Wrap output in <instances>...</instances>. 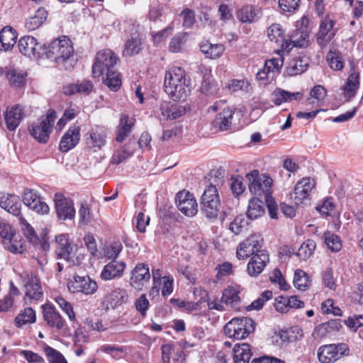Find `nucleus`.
I'll return each mask as SVG.
<instances>
[{"label":"nucleus","instance_id":"40","mask_svg":"<svg viewBox=\"0 0 363 363\" xmlns=\"http://www.w3.org/2000/svg\"><path fill=\"white\" fill-rule=\"evenodd\" d=\"M143 50L142 40L139 37H131L124 45L123 55L132 57L140 52Z\"/></svg>","mask_w":363,"mask_h":363},{"label":"nucleus","instance_id":"13","mask_svg":"<svg viewBox=\"0 0 363 363\" xmlns=\"http://www.w3.org/2000/svg\"><path fill=\"white\" fill-rule=\"evenodd\" d=\"M42 309L43 320L48 328L60 331L67 326L65 320L53 305L45 304Z\"/></svg>","mask_w":363,"mask_h":363},{"label":"nucleus","instance_id":"62","mask_svg":"<svg viewBox=\"0 0 363 363\" xmlns=\"http://www.w3.org/2000/svg\"><path fill=\"white\" fill-rule=\"evenodd\" d=\"M136 310L143 317L146 315L147 311L149 308L150 303L145 294H142L138 298L135 302Z\"/></svg>","mask_w":363,"mask_h":363},{"label":"nucleus","instance_id":"58","mask_svg":"<svg viewBox=\"0 0 363 363\" xmlns=\"http://www.w3.org/2000/svg\"><path fill=\"white\" fill-rule=\"evenodd\" d=\"M122 245L120 242H114L107 246L104 250V256L109 259H116L122 250Z\"/></svg>","mask_w":363,"mask_h":363},{"label":"nucleus","instance_id":"47","mask_svg":"<svg viewBox=\"0 0 363 363\" xmlns=\"http://www.w3.org/2000/svg\"><path fill=\"white\" fill-rule=\"evenodd\" d=\"M310 281L309 277L303 270H296L294 277V285L296 289L301 291L306 290L309 286Z\"/></svg>","mask_w":363,"mask_h":363},{"label":"nucleus","instance_id":"31","mask_svg":"<svg viewBox=\"0 0 363 363\" xmlns=\"http://www.w3.org/2000/svg\"><path fill=\"white\" fill-rule=\"evenodd\" d=\"M235 110L232 108H224L213 121L215 127L220 130H227L231 128Z\"/></svg>","mask_w":363,"mask_h":363},{"label":"nucleus","instance_id":"24","mask_svg":"<svg viewBox=\"0 0 363 363\" xmlns=\"http://www.w3.org/2000/svg\"><path fill=\"white\" fill-rule=\"evenodd\" d=\"M23 115V108L20 105H15L8 108L4 115V120L7 128L10 131L15 130L20 125Z\"/></svg>","mask_w":363,"mask_h":363},{"label":"nucleus","instance_id":"54","mask_svg":"<svg viewBox=\"0 0 363 363\" xmlns=\"http://www.w3.org/2000/svg\"><path fill=\"white\" fill-rule=\"evenodd\" d=\"M327 91L324 86L321 85H316L311 90V98L308 99L307 102L309 104H314L315 101L313 99H316L317 102H320L325 99Z\"/></svg>","mask_w":363,"mask_h":363},{"label":"nucleus","instance_id":"16","mask_svg":"<svg viewBox=\"0 0 363 363\" xmlns=\"http://www.w3.org/2000/svg\"><path fill=\"white\" fill-rule=\"evenodd\" d=\"M20 52L28 57H43V45L38 44L37 40L30 35L21 37L18 43Z\"/></svg>","mask_w":363,"mask_h":363},{"label":"nucleus","instance_id":"12","mask_svg":"<svg viewBox=\"0 0 363 363\" xmlns=\"http://www.w3.org/2000/svg\"><path fill=\"white\" fill-rule=\"evenodd\" d=\"M178 209L186 216H194L198 211V204L194 195L183 190L179 191L175 198Z\"/></svg>","mask_w":363,"mask_h":363},{"label":"nucleus","instance_id":"43","mask_svg":"<svg viewBox=\"0 0 363 363\" xmlns=\"http://www.w3.org/2000/svg\"><path fill=\"white\" fill-rule=\"evenodd\" d=\"M19 222L21 226V230L26 239L33 245H38L39 242V238L34 228L23 216L19 217Z\"/></svg>","mask_w":363,"mask_h":363},{"label":"nucleus","instance_id":"11","mask_svg":"<svg viewBox=\"0 0 363 363\" xmlns=\"http://www.w3.org/2000/svg\"><path fill=\"white\" fill-rule=\"evenodd\" d=\"M67 287L72 293L82 292L85 295H91L96 291L98 285L89 276L74 275L73 280L68 282Z\"/></svg>","mask_w":363,"mask_h":363},{"label":"nucleus","instance_id":"4","mask_svg":"<svg viewBox=\"0 0 363 363\" xmlns=\"http://www.w3.org/2000/svg\"><path fill=\"white\" fill-rule=\"evenodd\" d=\"M220 206L218 191L216 186L210 184L206 187L200 199V208L208 218H217Z\"/></svg>","mask_w":363,"mask_h":363},{"label":"nucleus","instance_id":"25","mask_svg":"<svg viewBox=\"0 0 363 363\" xmlns=\"http://www.w3.org/2000/svg\"><path fill=\"white\" fill-rule=\"evenodd\" d=\"M4 73L12 87L21 88L26 85L28 77L26 72L12 67H6Z\"/></svg>","mask_w":363,"mask_h":363},{"label":"nucleus","instance_id":"35","mask_svg":"<svg viewBox=\"0 0 363 363\" xmlns=\"http://www.w3.org/2000/svg\"><path fill=\"white\" fill-rule=\"evenodd\" d=\"M133 125L134 120L130 119L127 115H122L118 126L116 141L123 143L130 133Z\"/></svg>","mask_w":363,"mask_h":363},{"label":"nucleus","instance_id":"9","mask_svg":"<svg viewBox=\"0 0 363 363\" xmlns=\"http://www.w3.org/2000/svg\"><path fill=\"white\" fill-rule=\"evenodd\" d=\"M283 64L284 60L282 57L266 60L263 68L256 74L257 79L264 84L271 83L279 74Z\"/></svg>","mask_w":363,"mask_h":363},{"label":"nucleus","instance_id":"63","mask_svg":"<svg viewBox=\"0 0 363 363\" xmlns=\"http://www.w3.org/2000/svg\"><path fill=\"white\" fill-rule=\"evenodd\" d=\"M272 298V292L269 290L264 291L260 296L252 302L250 308L252 309L259 310L262 308L264 303Z\"/></svg>","mask_w":363,"mask_h":363},{"label":"nucleus","instance_id":"15","mask_svg":"<svg viewBox=\"0 0 363 363\" xmlns=\"http://www.w3.org/2000/svg\"><path fill=\"white\" fill-rule=\"evenodd\" d=\"M55 253L58 258L68 262H74L76 256L77 246L72 244L67 235H60L56 237Z\"/></svg>","mask_w":363,"mask_h":363},{"label":"nucleus","instance_id":"7","mask_svg":"<svg viewBox=\"0 0 363 363\" xmlns=\"http://www.w3.org/2000/svg\"><path fill=\"white\" fill-rule=\"evenodd\" d=\"M349 348L345 343L330 344L320 346L317 352L321 363H333L348 354Z\"/></svg>","mask_w":363,"mask_h":363},{"label":"nucleus","instance_id":"28","mask_svg":"<svg viewBox=\"0 0 363 363\" xmlns=\"http://www.w3.org/2000/svg\"><path fill=\"white\" fill-rule=\"evenodd\" d=\"M189 81L186 77L185 71L179 67H174L165 74L164 89L180 83H186Z\"/></svg>","mask_w":363,"mask_h":363},{"label":"nucleus","instance_id":"6","mask_svg":"<svg viewBox=\"0 0 363 363\" xmlns=\"http://www.w3.org/2000/svg\"><path fill=\"white\" fill-rule=\"evenodd\" d=\"M118 61L117 55L109 49L98 52L92 66L93 76L99 77L104 73L115 69V66Z\"/></svg>","mask_w":363,"mask_h":363},{"label":"nucleus","instance_id":"59","mask_svg":"<svg viewBox=\"0 0 363 363\" xmlns=\"http://www.w3.org/2000/svg\"><path fill=\"white\" fill-rule=\"evenodd\" d=\"M183 17L182 26L191 28L195 23V13L193 10L186 8L180 13Z\"/></svg>","mask_w":363,"mask_h":363},{"label":"nucleus","instance_id":"41","mask_svg":"<svg viewBox=\"0 0 363 363\" xmlns=\"http://www.w3.org/2000/svg\"><path fill=\"white\" fill-rule=\"evenodd\" d=\"M104 84L111 91H117L122 85L121 75L116 71V69L106 72Z\"/></svg>","mask_w":363,"mask_h":363},{"label":"nucleus","instance_id":"17","mask_svg":"<svg viewBox=\"0 0 363 363\" xmlns=\"http://www.w3.org/2000/svg\"><path fill=\"white\" fill-rule=\"evenodd\" d=\"M84 137L87 147L96 152L105 145L107 134L102 128L96 126L91 128Z\"/></svg>","mask_w":363,"mask_h":363},{"label":"nucleus","instance_id":"38","mask_svg":"<svg viewBox=\"0 0 363 363\" xmlns=\"http://www.w3.org/2000/svg\"><path fill=\"white\" fill-rule=\"evenodd\" d=\"M17 39L16 30L11 26H6L0 31V42L4 50H11Z\"/></svg>","mask_w":363,"mask_h":363},{"label":"nucleus","instance_id":"8","mask_svg":"<svg viewBox=\"0 0 363 363\" xmlns=\"http://www.w3.org/2000/svg\"><path fill=\"white\" fill-rule=\"evenodd\" d=\"M0 236L2 239V244L9 252L21 254L25 250L21 240L18 238L15 229L10 224L0 223Z\"/></svg>","mask_w":363,"mask_h":363},{"label":"nucleus","instance_id":"36","mask_svg":"<svg viewBox=\"0 0 363 363\" xmlns=\"http://www.w3.org/2000/svg\"><path fill=\"white\" fill-rule=\"evenodd\" d=\"M251 347L249 344H236L233 348L234 363H249L252 357Z\"/></svg>","mask_w":363,"mask_h":363},{"label":"nucleus","instance_id":"18","mask_svg":"<svg viewBox=\"0 0 363 363\" xmlns=\"http://www.w3.org/2000/svg\"><path fill=\"white\" fill-rule=\"evenodd\" d=\"M80 126L72 125L62 137L60 142V150L67 152L74 148L80 140Z\"/></svg>","mask_w":363,"mask_h":363},{"label":"nucleus","instance_id":"10","mask_svg":"<svg viewBox=\"0 0 363 363\" xmlns=\"http://www.w3.org/2000/svg\"><path fill=\"white\" fill-rule=\"evenodd\" d=\"M23 282L25 289L23 301L26 304H32L42 298L43 293L40 280L35 274H28Z\"/></svg>","mask_w":363,"mask_h":363},{"label":"nucleus","instance_id":"48","mask_svg":"<svg viewBox=\"0 0 363 363\" xmlns=\"http://www.w3.org/2000/svg\"><path fill=\"white\" fill-rule=\"evenodd\" d=\"M267 35L270 41L279 45L284 40V30L280 24L274 23L267 28Z\"/></svg>","mask_w":363,"mask_h":363},{"label":"nucleus","instance_id":"1","mask_svg":"<svg viewBox=\"0 0 363 363\" xmlns=\"http://www.w3.org/2000/svg\"><path fill=\"white\" fill-rule=\"evenodd\" d=\"M43 57H45L58 65H64L73 56L72 43L66 36L57 38L47 45H43Z\"/></svg>","mask_w":363,"mask_h":363},{"label":"nucleus","instance_id":"37","mask_svg":"<svg viewBox=\"0 0 363 363\" xmlns=\"http://www.w3.org/2000/svg\"><path fill=\"white\" fill-rule=\"evenodd\" d=\"M220 302L232 308H237L240 303L239 291L233 286H228L223 291Z\"/></svg>","mask_w":363,"mask_h":363},{"label":"nucleus","instance_id":"19","mask_svg":"<svg viewBox=\"0 0 363 363\" xmlns=\"http://www.w3.org/2000/svg\"><path fill=\"white\" fill-rule=\"evenodd\" d=\"M128 301V294L125 289L116 288L108 293L104 299L103 304L106 309H115Z\"/></svg>","mask_w":363,"mask_h":363},{"label":"nucleus","instance_id":"26","mask_svg":"<svg viewBox=\"0 0 363 363\" xmlns=\"http://www.w3.org/2000/svg\"><path fill=\"white\" fill-rule=\"evenodd\" d=\"M161 115L166 120H175L184 116L186 108L169 101H162L160 105Z\"/></svg>","mask_w":363,"mask_h":363},{"label":"nucleus","instance_id":"39","mask_svg":"<svg viewBox=\"0 0 363 363\" xmlns=\"http://www.w3.org/2000/svg\"><path fill=\"white\" fill-rule=\"evenodd\" d=\"M258 13L259 11L255 7L247 5L238 11L237 17L242 23H252L259 18Z\"/></svg>","mask_w":363,"mask_h":363},{"label":"nucleus","instance_id":"61","mask_svg":"<svg viewBox=\"0 0 363 363\" xmlns=\"http://www.w3.org/2000/svg\"><path fill=\"white\" fill-rule=\"evenodd\" d=\"M79 223L84 225H88L92 220V213L90 208L86 203H82L79 210Z\"/></svg>","mask_w":363,"mask_h":363},{"label":"nucleus","instance_id":"14","mask_svg":"<svg viewBox=\"0 0 363 363\" xmlns=\"http://www.w3.org/2000/svg\"><path fill=\"white\" fill-rule=\"evenodd\" d=\"M57 218L60 220L72 219L75 216L74 203L63 194L57 193L54 198Z\"/></svg>","mask_w":363,"mask_h":363},{"label":"nucleus","instance_id":"50","mask_svg":"<svg viewBox=\"0 0 363 363\" xmlns=\"http://www.w3.org/2000/svg\"><path fill=\"white\" fill-rule=\"evenodd\" d=\"M187 33H179L174 35L169 45V50L172 52H179L187 40Z\"/></svg>","mask_w":363,"mask_h":363},{"label":"nucleus","instance_id":"52","mask_svg":"<svg viewBox=\"0 0 363 363\" xmlns=\"http://www.w3.org/2000/svg\"><path fill=\"white\" fill-rule=\"evenodd\" d=\"M44 352L50 363H67L62 353L48 345L44 347Z\"/></svg>","mask_w":363,"mask_h":363},{"label":"nucleus","instance_id":"51","mask_svg":"<svg viewBox=\"0 0 363 363\" xmlns=\"http://www.w3.org/2000/svg\"><path fill=\"white\" fill-rule=\"evenodd\" d=\"M133 153V150H130L126 145H123L120 150H116L112 155L111 162L113 164H119L130 157Z\"/></svg>","mask_w":363,"mask_h":363},{"label":"nucleus","instance_id":"32","mask_svg":"<svg viewBox=\"0 0 363 363\" xmlns=\"http://www.w3.org/2000/svg\"><path fill=\"white\" fill-rule=\"evenodd\" d=\"M1 208L15 216H21V203L20 197L11 194H6Z\"/></svg>","mask_w":363,"mask_h":363},{"label":"nucleus","instance_id":"20","mask_svg":"<svg viewBox=\"0 0 363 363\" xmlns=\"http://www.w3.org/2000/svg\"><path fill=\"white\" fill-rule=\"evenodd\" d=\"M350 68L351 72L347 79V82L345 85L341 87L343 97L346 102L350 101L356 95L359 86V76L358 73H355L354 66L352 62L350 63Z\"/></svg>","mask_w":363,"mask_h":363},{"label":"nucleus","instance_id":"27","mask_svg":"<svg viewBox=\"0 0 363 363\" xmlns=\"http://www.w3.org/2000/svg\"><path fill=\"white\" fill-rule=\"evenodd\" d=\"M166 94L174 101H186L191 94L189 81L180 83L164 89Z\"/></svg>","mask_w":363,"mask_h":363},{"label":"nucleus","instance_id":"49","mask_svg":"<svg viewBox=\"0 0 363 363\" xmlns=\"http://www.w3.org/2000/svg\"><path fill=\"white\" fill-rule=\"evenodd\" d=\"M295 94L299 95V92L290 93L281 89H277L272 94V101L276 105H281L284 102L291 101Z\"/></svg>","mask_w":363,"mask_h":363},{"label":"nucleus","instance_id":"30","mask_svg":"<svg viewBox=\"0 0 363 363\" xmlns=\"http://www.w3.org/2000/svg\"><path fill=\"white\" fill-rule=\"evenodd\" d=\"M309 60L306 56L294 57L288 62L286 73L289 76H296L303 73L308 68Z\"/></svg>","mask_w":363,"mask_h":363},{"label":"nucleus","instance_id":"64","mask_svg":"<svg viewBox=\"0 0 363 363\" xmlns=\"http://www.w3.org/2000/svg\"><path fill=\"white\" fill-rule=\"evenodd\" d=\"M247 221L243 215L238 216L230 225V230L235 235L239 234L246 225Z\"/></svg>","mask_w":363,"mask_h":363},{"label":"nucleus","instance_id":"46","mask_svg":"<svg viewBox=\"0 0 363 363\" xmlns=\"http://www.w3.org/2000/svg\"><path fill=\"white\" fill-rule=\"evenodd\" d=\"M315 247V242L313 240L308 239L302 243L296 255L300 259L306 260L313 254Z\"/></svg>","mask_w":363,"mask_h":363},{"label":"nucleus","instance_id":"21","mask_svg":"<svg viewBox=\"0 0 363 363\" xmlns=\"http://www.w3.org/2000/svg\"><path fill=\"white\" fill-rule=\"evenodd\" d=\"M150 279V269L144 263H138L131 272L130 284L135 289H140Z\"/></svg>","mask_w":363,"mask_h":363},{"label":"nucleus","instance_id":"57","mask_svg":"<svg viewBox=\"0 0 363 363\" xmlns=\"http://www.w3.org/2000/svg\"><path fill=\"white\" fill-rule=\"evenodd\" d=\"M26 206L35 213L41 215L48 214L50 211L49 206L45 201H43L41 197L34 201L31 205Z\"/></svg>","mask_w":363,"mask_h":363},{"label":"nucleus","instance_id":"53","mask_svg":"<svg viewBox=\"0 0 363 363\" xmlns=\"http://www.w3.org/2000/svg\"><path fill=\"white\" fill-rule=\"evenodd\" d=\"M245 241L241 242L237 247L236 256L239 259H245L249 257H252L257 252V250L254 249L251 245H245Z\"/></svg>","mask_w":363,"mask_h":363},{"label":"nucleus","instance_id":"2","mask_svg":"<svg viewBox=\"0 0 363 363\" xmlns=\"http://www.w3.org/2000/svg\"><path fill=\"white\" fill-rule=\"evenodd\" d=\"M255 323L248 317L234 318L224 327L225 334L234 340H242L255 331Z\"/></svg>","mask_w":363,"mask_h":363},{"label":"nucleus","instance_id":"45","mask_svg":"<svg viewBox=\"0 0 363 363\" xmlns=\"http://www.w3.org/2000/svg\"><path fill=\"white\" fill-rule=\"evenodd\" d=\"M323 238L325 245L331 252H337L342 249V240L338 235L328 231L324 233Z\"/></svg>","mask_w":363,"mask_h":363},{"label":"nucleus","instance_id":"34","mask_svg":"<svg viewBox=\"0 0 363 363\" xmlns=\"http://www.w3.org/2000/svg\"><path fill=\"white\" fill-rule=\"evenodd\" d=\"M265 213V204L258 198H252L249 201L246 215L248 219L255 220Z\"/></svg>","mask_w":363,"mask_h":363},{"label":"nucleus","instance_id":"5","mask_svg":"<svg viewBox=\"0 0 363 363\" xmlns=\"http://www.w3.org/2000/svg\"><path fill=\"white\" fill-rule=\"evenodd\" d=\"M249 180V189L255 196H262L265 199L270 197L272 179L267 174H259L258 170H253L246 175Z\"/></svg>","mask_w":363,"mask_h":363},{"label":"nucleus","instance_id":"29","mask_svg":"<svg viewBox=\"0 0 363 363\" xmlns=\"http://www.w3.org/2000/svg\"><path fill=\"white\" fill-rule=\"evenodd\" d=\"M334 24L335 22L329 18L321 22L317 34V42L320 46H325L335 35V32L332 30Z\"/></svg>","mask_w":363,"mask_h":363},{"label":"nucleus","instance_id":"60","mask_svg":"<svg viewBox=\"0 0 363 363\" xmlns=\"http://www.w3.org/2000/svg\"><path fill=\"white\" fill-rule=\"evenodd\" d=\"M269 279L271 282L278 284L280 289L281 290L286 291L289 289V285L286 284L281 271L279 269H275L273 271Z\"/></svg>","mask_w":363,"mask_h":363},{"label":"nucleus","instance_id":"3","mask_svg":"<svg viewBox=\"0 0 363 363\" xmlns=\"http://www.w3.org/2000/svg\"><path fill=\"white\" fill-rule=\"evenodd\" d=\"M56 118V112L54 110H49L45 117H41L28 127L31 136L40 143H46L52 131Z\"/></svg>","mask_w":363,"mask_h":363},{"label":"nucleus","instance_id":"42","mask_svg":"<svg viewBox=\"0 0 363 363\" xmlns=\"http://www.w3.org/2000/svg\"><path fill=\"white\" fill-rule=\"evenodd\" d=\"M36 320L35 311L30 307L26 308L16 317L15 323L17 327L21 328L26 324H31Z\"/></svg>","mask_w":363,"mask_h":363},{"label":"nucleus","instance_id":"33","mask_svg":"<svg viewBox=\"0 0 363 363\" xmlns=\"http://www.w3.org/2000/svg\"><path fill=\"white\" fill-rule=\"evenodd\" d=\"M47 17V11L44 8H39L32 16L26 19L25 28L28 31L35 30L43 25Z\"/></svg>","mask_w":363,"mask_h":363},{"label":"nucleus","instance_id":"56","mask_svg":"<svg viewBox=\"0 0 363 363\" xmlns=\"http://www.w3.org/2000/svg\"><path fill=\"white\" fill-rule=\"evenodd\" d=\"M55 301L60 306V307L65 312V313L68 315L69 320L71 321H74L76 320V315L73 310V307L72 304L67 301L63 297L57 296L55 298Z\"/></svg>","mask_w":363,"mask_h":363},{"label":"nucleus","instance_id":"55","mask_svg":"<svg viewBox=\"0 0 363 363\" xmlns=\"http://www.w3.org/2000/svg\"><path fill=\"white\" fill-rule=\"evenodd\" d=\"M300 0H279L280 9L284 13H293L299 8Z\"/></svg>","mask_w":363,"mask_h":363},{"label":"nucleus","instance_id":"23","mask_svg":"<svg viewBox=\"0 0 363 363\" xmlns=\"http://www.w3.org/2000/svg\"><path fill=\"white\" fill-rule=\"evenodd\" d=\"M125 266L126 264L124 262L112 260L104 267L101 272V278L103 280L107 281L121 277Z\"/></svg>","mask_w":363,"mask_h":363},{"label":"nucleus","instance_id":"44","mask_svg":"<svg viewBox=\"0 0 363 363\" xmlns=\"http://www.w3.org/2000/svg\"><path fill=\"white\" fill-rule=\"evenodd\" d=\"M294 45L298 48H305L309 43V32L304 28H297L291 34Z\"/></svg>","mask_w":363,"mask_h":363},{"label":"nucleus","instance_id":"22","mask_svg":"<svg viewBox=\"0 0 363 363\" xmlns=\"http://www.w3.org/2000/svg\"><path fill=\"white\" fill-rule=\"evenodd\" d=\"M313 187L309 178H303L298 181L294 188V191L291 194V199L294 200L296 204L301 203L305 199H307Z\"/></svg>","mask_w":363,"mask_h":363}]
</instances>
